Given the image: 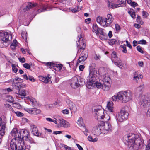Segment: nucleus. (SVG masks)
I'll use <instances>...</instances> for the list:
<instances>
[{
	"instance_id": "obj_56",
	"label": "nucleus",
	"mask_w": 150,
	"mask_h": 150,
	"mask_svg": "<svg viewBox=\"0 0 150 150\" xmlns=\"http://www.w3.org/2000/svg\"><path fill=\"white\" fill-rule=\"evenodd\" d=\"M14 106L17 108H21L20 105L18 103H16L14 105Z\"/></svg>"
},
{
	"instance_id": "obj_14",
	"label": "nucleus",
	"mask_w": 150,
	"mask_h": 150,
	"mask_svg": "<svg viewBox=\"0 0 150 150\" xmlns=\"http://www.w3.org/2000/svg\"><path fill=\"white\" fill-rule=\"evenodd\" d=\"M94 112L96 114L95 117L96 119L98 120L100 119H104L106 118V115H103L102 114H103L104 112L101 110L99 109H95L94 110Z\"/></svg>"
},
{
	"instance_id": "obj_19",
	"label": "nucleus",
	"mask_w": 150,
	"mask_h": 150,
	"mask_svg": "<svg viewBox=\"0 0 150 150\" xmlns=\"http://www.w3.org/2000/svg\"><path fill=\"white\" fill-rule=\"evenodd\" d=\"M115 64L122 69H126L127 68L126 65L122 63L120 59H118L114 62Z\"/></svg>"
},
{
	"instance_id": "obj_51",
	"label": "nucleus",
	"mask_w": 150,
	"mask_h": 150,
	"mask_svg": "<svg viewBox=\"0 0 150 150\" xmlns=\"http://www.w3.org/2000/svg\"><path fill=\"white\" fill-rule=\"evenodd\" d=\"M137 50L141 53H143V51L141 47L140 46L138 45L137 47Z\"/></svg>"
},
{
	"instance_id": "obj_31",
	"label": "nucleus",
	"mask_w": 150,
	"mask_h": 150,
	"mask_svg": "<svg viewBox=\"0 0 150 150\" xmlns=\"http://www.w3.org/2000/svg\"><path fill=\"white\" fill-rule=\"evenodd\" d=\"M102 84L100 82V80L98 79L94 83L93 86L95 85L98 88H101Z\"/></svg>"
},
{
	"instance_id": "obj_27",
	"label": "nucleus",
	"mask_w": 150,
	"mask_h": 150,
	"mask_svg": "<svg viewBox=\"0 0 150 150\" xmlns=\"http://www.w3.org/2000/svg\"><path fill=\"white\" fill-rule=\"evenodd\" d=\"M18 93L19 94L18 95L25 97L26 96V95L28 94V92L24 89H22L21 90H19Z\"/></svg>"
},
{
	"instance_id": "obj_3",
	"label": "nucleus",
	"mask_w": 150,
	"mask_h": 150,
	"mask_svg": "<svg viewBox=\"0 0 150 150\" xmlns=\"http://www.w3.org/2000/svg\"><path fill=\"white\" fill-rule=\"evenodd\" d=\"M132 96V92L129 90L118 92L119 100L123 103H126L131 100Z\"/></svg>"
},
{
	"instance_id": "obj_46",
	"label": "nucleus",
	"mask_w": 150,
	"mask_h": 150,
	"mask_svg": "<svg viewBox=\"0 0 150 150\" xmlns=\"http://www.w3.org/2000/svg\"><path fill=\"white\" fill-rule=\"evenodd\" d=\"M45 63L46 65L49 66L50 67H51L52 66L54 67L55 65V64L51 62H47Z\"/></svg>"
},
{
	"instance_id": "obj_53",
	"label": "nucleus",
	"mask_w": 150,
	"mask_h": 150,
	"mask_svg": "<svg viewBox=\"0 0 150 150\" xmlns=\"http://www.w3.org/2000/svg\"><path fill=\"white\" fill-rule=\"evenodd\" d=\"M138 43L140 44H146V42L144 40H142L139 41Z\"/></svg>"
},
{
	"instance_id": "obj_25",
	"label": "nucleus",
	"mask_w": 150,
	"mask_h": 150,
	"mask_svg": "<svg viewBox=\"0 0 150 150\" xmlns=\"http://www.w3.org/2000/svg\"><path fill=\"white\" fill-rule=\"evenodd\" d=\"M50 77H49V75H48L47 77H43L41 76L40 77V79L41 81L44 83H51L52 81H51Z\"/></svg>"
},
{
	"instance_id": "obj_1",
	"label": "nucleus",
	"mask_w": 150,
	"mask_h": 150,
	"mask_svg": "<svg viewBox=\"0 0 150 150\" xmlns=\"http://www.w3.org/2000/svg\"><path fill=\"white\" fill-rule=\"evenodd\" d=\"M123 141L128 145L129 150H138L144 147V144L139 136L133 133H129L124 136Z\"/></svg>"
},
{
	"instance_id": "obj_7",
	"label": "nucleus",
	"mask_w": 150,
	"mask_h": 150,
	"mask_svg": "<svg viewBox=\"0 0 150 150\" xmlns=\"http://www.w3.org/2000/svg\"><path fill=\"white\" fill-rule=\"evenodd\" d=\"M128 109L127 107H125L121 109L120 112L118 113V115L117 116V121L122 122L127 118L129 115L127 110Z\"/></svg>"
},
{
	"instance_id": "obj_37",
	"label": "nucleus",
	"mask_w": 150,
	"mask_h": 150,
	"mask_svg": "<svg viewBox=\"0 0 150 150\" xmlns=\"http://www.w3.org/2000/svg\"><path fill=\"white\" fill-rule=\"evenodd\" d=\"M25 141L31 143H33L34 142V140L29 135L28 137L26 138L25 140Z\"/></svg>"
},
{
	"instance_id": "obj_23",
	"label": "nucleus",
	"mask_w": 150,
	"mask_h": 150,
	"mask_svg": "<svg viewBox=\"0 0 150 150\" xmlns=\"http://www.w3.org/2000/svg\"><path fill=\"white\" fill-rule=\"evenodd\" d=\"M93 130L95 131V133L96 134L98 135L102 133V131L101 129V124L93 128Z\"/></svg>"
},
{
	"instance_id": "obj_57",
	"label": "nucleus",
	"mask_w": 150,
	"mask_h": 150,
	"mask_svg": "<svg viewBox=\"0 0 150 150\" xmlns=\"http://www.w3.org/2000/svg\"><path fill=\"white\" fill-rule=\"evenodd\" d=\"M28 79L32 82H34L35 81V80L33 77L31 76H29Z\"/></svg>"
},
{
	"instance_id": "obj_49",
	"label": "nucleus",
	"mask_w": 150,
	"mask_h": 150,
	"mask_svg": "<svg viewBox=\"0 0 150 150\" xmlns=\"http://www.w3.org/2000/svg\"><path fill=\"white\" fill-rule=\"evenodd\" d=\"M23 66L24 68L27 69H29L30 68V65L28 63H25L24 64H23Z\"/></svg>"
},
{
	"instance_id": "obj_9",
	"label": "nucleus",
	"mask_w": 150,
	"mask_h": 150,
	"mask_svg": "<svg viewBox=\"0 0 150 150\" xmlns=\"http://www.w3.org/2000/svg\"><path fill=\"white\" fill-rule=\"evenodd\" d=\"M103 83L102 84L101 88H102L104 91H108L109 90L111 86L110 83V79L109 77L106 76H105L103 74Z\"/></svg>"
},
{
	"instance_id": "obj_55",
	"label": "nucleus",
	"mask_w": 150,
	"mask_h": 150,
	"mask_svg": "<svg viewBox=\"0 0 150 150\" xmlns=\"http://www.w3.org/2000/svg\"><path fill=\"white\" fill-rule=\"evenodd\" d=\"M18 59L20 62L21 63H24L25 61V59L24 57L19 58Z\"/></svg>"
},
{
	"instance_id": "obj_62",
	"label": "nucleus",
	"mask_w": 150,
	"mask_h": 150,
	"mask_svg": "<svg viewBox=\"0 0 150 150\" xmlns=\"http://www.w3.org/2000/svg\"><path fill=\"white\" fill-rule=\"evenodd\" d=\"M20 79L18 77H17L16 78H15L14 79H13L14 82V83L15 84H17L18 83V79Z\"/></svg>"
},
{
	"instance_id": "obj_39",
	"label": "nucleus",
	"mask_w": 150,
	"mask_h": 150,
	"mask_svg": "<svg viewBox=\"0 0 150 150\" xmlns=\"http://www.w3.org/2000/svg\"><path fill=\"white\" fill-rule=\"evenodd\" d=\"M118 92L117 93V95H115L112 96L111 98L112 100L114 101H116L118 99H119Z\"/></svg>"
},
{
	"instance_id": "obj_2",
	"label": "nucleus",
	"mask_w": 150,
	"mask_h": 150,
	"mask_svg": "<svg viewBox=\"0 0 150 150\" xmlns=\"http://www.w3.org/2000/svg\"><path fill=\"white\" fill-rule=\"evenodd\" d=\"M93 64H91L90 66L89 74L88 79L87 80L86 87L89 89L93 87L94 82L98 79L99 73L98 71L96 70L94 68H91V66Z\"/></svg>"
},
{
	"instance_id": "obj_17",
	"label": "nucleus",
	"mask_w": 150,
	"mask_h": 150,
	"mask_svg": "<svg viewBox=\"0 0 150 150\" xmlns=\"http://www.w3.org/2000/svg\"><path fill=\"white\" fill-rule=\"evenodd\" d=\"M96 21L98 23L104 27H107L105 19V18H103L100 16H98L97 18Z\"/></svg>"
},
{
	"instance_id": "obj_45",
	"label": "nucleus",
	"mask_w": 150,
	"mask_h": 150,
	"mask_svg": "<svg viewBox=\"0 0 150 150\" xmlns=\"http://www.w3.org/2000/svg\"><path fill=\"white\" fill-rule=\"evenodd\" d=\"M120 47L121 48L123 49V50H122V52L124 53H126L127 52V50H126V47H125V45H121L120 46Z\"/></svg>"
},
{
	"instance_id": "obj_22",
	"label": "nucleus",
	"mask_w": 150,
	"mask_h": 150,
	"mask_svg": "<svg viewBox=\"0 0 150 150\" xmlns=\"http://www.w3.org/2000/svg\"><path fill=\"white\" fill-rule=\"evenodd\" d=\"M27 111L30 114L35 115L39 114L41 112V111L40 109L36 108L28 109Z\"/></svg>"
},
{
	"instance_id": "obj_16",
	"label": "nucleus",
	"mask_w": 150,
	"mask_h": 150,
	"mask_svg": "<svg viewBox=\"0 0 150 150\" xmlns=\"http://www.w3.org/2000/svg\"><path fill=\"white\" fill-rule=\"evenodd\" d=\"M70 84L71 87L73 88H76L79 87L78 78L76 76L72 79Z\"/></svg>"
},
{
	"instance_id": "obj_28",
	"label": "nucleus",
	"mask_w": 150,
	"mask_h": 150,
	"mask_svg": "<svg viewBox=\"0 0 150 150\" xmlns=\"http://www.w3.org/2000/svg\"><path fill=\"white\" fill-rule=\"evenodd\" d=\"M113 103L112 101L108 102L107 104V107L108 110L111 112H112L113 111Z\"/></svg>"
},
{
	"instance_id": "obj_59",
	"label": "nucleus",
	"mask_w": 150,
	"mask_h": 150,
	"mask_svg": "<svg viewBox=\"0 0 150 150\" xmlns=\"http://www.w3.org/2000/svg\"><path fill=\"white\" fill-rule=\"evenodd\" d=\"M18 43V42L16 40H14L13 41V42L11 43V44L15 46L16 47V46L17 45V44Z\"/></svg>"
},
{
	"instance_id": "obj_36",
	"label": "nucleus",
	"mask_w": 150,
	"mask_h": 150,
	"mask_svg": "<svg viewBox=\"0 0 150 150\" xmlns=\"http://www.w3.org/2000/svg\"><path fill=\"white\" fill-rule=\"evenodd\" d=\"M22 37L24 40L25 41H27V32L25 31H23L21 34Z\"/></svg>"
},
{
	"instance_id": "obj_4",
	"label": "nucleus",
	"mask_w": 150,
	"mask_h": 150,
	"mask_svg": "<svg viewBox=\"0 0 150 150\" xmlns=\"http://www.w3.org/2000/svg\"><path fill=\"white\" fill-rule=\"evenodd\" d=\"M0 47H6L9 45L10 40L12 39L11 34L8 32L0 33Z\"/></svg>"
},
{
	"instance_id": "obj_30",
	"label": "nucleus",
	"mask_w": 150,
	"mask_h": 150,
	"mask_svg": "<svg viewBox=\"0 0 150 150\" xmlns=\"http://www.w3.org/2000/svg\"><path fill=\"white\" fill-rule=\"evenodd\" d=\"M76 77H77V78H78L79 86H82L85 84V81L83 78H80L79 76H76Z\"/></svg>"
},
{
	"instance_id": "obj_61",
	"label": "nucleus",
	"mask_w": 150,
	"mask_h": 150,
	"mask_svg": "<svg viewBox=\"0 0 150 150\" xmlns=\"http://www.w3.org/2000/svg\"><path fill=\"white\" fill-rule=\"evenodd\" d=\"M143 16L145 17H146L148 16V13L145 11H143L142 13Z\"/></svg>"
},
{
	"instance_id": "obj_10",
	"label": "nucleus",
	"mask_w": 150,
	"mask_h": 150,
	"mask_svg": "<svg viewBox=\"0 0 150 150\" xmlns=\"http://www.w3.org/2000/svg\"><path fill=\"white\" fill-rule=\"evenodd\" d=\"M140 103L142 106L146 108L150 103V94L147 96H143L140 99Z\"/></svg>"
},
{
	"instance_id": "obj_43",
	"label": "nucleus",
	"mask_w": 150,
	"mask_h": 150,
	"mask_svg": "<svg viewBox=\"0 0 150 150\" xmlns=\"http://www.w3.org/2000/svg\"><path fill=\"white\" fill-rule=\"evenodd\" d=\"M116 41L115 39H112L109 40V43L110 45H112L115 43Z\"/></svg>"
},
{
	"instance_id": "obj_13",
	"label": "nucleus",
	"mask_w": 150,
	"mask_h": 150,
	"mask_svg": "<svg viewBox=\"0 0 150 150\" xmlns=\"http://www.w3.org/2000/svg\"><path fill=\"white\" fill-rule=\"evenodd\" d=\"M6 124V123L2 120V118L0 117V144L2 141V137L5 134Z\"/></svg>"
},
{
	"instance_id": "obj_32",
	"label": "nucleus",
	"mask_w": 150,
	"mask_h": 150,
	"mask_svg": "<svg viewBox=\"0 0 150 150\" xmlns=\"http://www.w3.org/2000/svg\"><path fill=\"white\" fill-rule=\"evenodd\" d=\"M26 99L27 100H29L31 102V104L33 106L35 105L36 101L33 98L28 96V97H26Z\"/></svg>"
},
{
	"instance_id": "obj_11",
	"label": "nucleus",
	"mask_w": 150,
	"mask_h": 150,
	"mask_svg": "<svg viewBox=\"0 0 150 150\" xmlns=\"http://www.w3.org/2000/svg\"><path fill=\"white\" fill-rule=\"evenodd\" d=\"M30 135L29 132L27 129L22 130L18 132V138L19 141L23 140L24 142L25 139Z\"/></svg>"
},
{
	"instance_id": "obj_50",
	"label": "nucleus",
	"mask_w": 150,
	"mask_h": 150,
	"mask_svg": "<svg viewBox=\"0 0 150 150\" xmlns=\"http://www.w3.org/2000/svg\"><path fill=\"white\" fill-rule=\"evenodd\" d=\"M78 122H79V123L83 127V126H84L83 123V119L81 117L79 118L78 120Z\"/></svg>"
},
{
	"instance_id": "obj_8",
	"label": "nucleus",
	"mask_w": 150,
	"mask_h": 150,
	"mask_svg": "<svg viewBox=\"0 0 150 150\" xmlns=\"http://www.w3.org/2000/svg\"><path fill=\"white\" fill-rule=\"evenodd\" d=\"M106 118L104 119L105 122H102L101 124L102 132L104 133H107L108 131H110L112 128L111 125L108 122L110 119V117L108 115H106Z\"/></svg>"
},
{
	"instance_id": "obj_24",
	"label": "nucleus",
	"mask_w": 150,
	"mask_h": 150,
	"mask_svg": "<svg viewBox=\"0 0 150 150\" xmlns=\"http://www.w3.org/2000/svg\"><path fill=\"white\" fill-rule=\"evenodd\" d=\"M68 107L71 112H75L76 110V108L75 104L70 100H68Z\"/></svg>"
},
{
	"instance_id": "obj_47",
	"label": "nucleus",
	"mask_w": 150,
	"mask_h": 150,
	"mask_svg": "<svg viewBox=\"0 0 150 150\" xmlns=\"http://www.w3.org/2000/svg\"><path fill=\"white\" fill-rule=\"evenodd\" d=\"M146 150H150V139H149L146 145Z\"/></svg>"
},
{
	"instance_id": "obj_64",
	"label": "nucleus",
	"mask_w": 150,
	"mask_h": 150,
	"mask_svg": "<svg viewBox=\"0 0 150 150\" xmlns=\"http://www.w3.org/2000/svg\"><path fill=\"white\" fill-rule=\"evenodd\" d=\"M62 112L64 114H68L69 113V110L67 109H65L62 111Z\"/></svg>"
},
{
	"instance_id": "obj_48",
	"label": "nucleus",
	"mask_w": 150,
	"mask_h": 150,
	"mask_svg": "<svg viewBox=\"0 0 150 150\" xmlns=\"http://www.w3.org/2000/svg\"><path fill=\"white\" fill-rule=\"evenodd\" d=\"M12 69L13 71L15 73H16L18 71V69L16 67L15 65L14 64H12Z\"/></svg>"
},
{
	"instance_id": "obj_44",
	"label": "nucleus",
	"mask_w": 150,
	"mask_h": 150,
	"mask_svg": "<svg viewBox=\"0 0 150 150\" xmlns=\"http://www.w3.org/2000/svg\"><path fill=\"white\" fill-rule=\"evenodd\" d=\"M14 113L17 116L22 117L24 115V114L19 111L14 112Z\"/></svg>"
},
{
	"instance_id": "obj_42",
	"label": "nucleus",
	"mask_w": 150,
	"mask_h": 150,
	"mask_svg": "<svg viewBox=\"0 0 150 150\" xmlns=\"http://www.w3.org/2000/svg\"><path fill=\"white\" fill-rule=\"evenodd\" d=\"M137 21L138 23H140L142 25L143 23V21L141 20V18L140 16L138 15L137 16Z\"/></svg>"
},
{
	"instance_id": "obj_63",
	"label": "nucleus",
	"mask_w": 150,
	"mask_h": 150,
	"mask_svg": "<svg viewBox=\"0 0 150 150\" xmlns=\"http://www.w3.org/2000/svg\"><path fill=\"white\" fill-rule=\"evenodd\" d=\"M76 145L79 150H83V148L79 144H76Z\"/></svg>"
},
{
	"instance_id": "obj_20",
	"label": "nucleus",
	"mask_w": 150,
	"mask_h": 150,
	"mask_svg": "<svg viewBox=\"0 0 150 150\" xmlns=\"http://www.w3.org/2000/svg\"><path fill=\"white\" fill-rule=\"evenodd\" d=\"M107 27L109 26L112 23L114 20L113 16L110 14H108L107 15V18H105Z\"/></svg>"
},
{
	"instance_id": "obj_38",
	"label": "nucleus",
	"mask_w": 150,
	"mask_h": 150,
	"mask_svg": "<svg viewBox=\"0 0 150 150\" xmlns=\"http://www.w3.org/2000/svg\"><path fill=\"white\" fill-rule=\"evenodd\" d=\"M6 100L9 102L12 103L14 100L13 97L10 96H8L6 97Z\"/></svg>"
},
{
	"instance_id": "obj_5",
	"label": "nucleus",
	"mask_w": 150,
	"mask_h": 150,
	"mask_svg": "<svg viewBox=\"0 0 150 150\" xmlns=\"http://www.w3.org/2000/svg\"><path fill=\"white\" fill-rule=\"evenodd\" d=\"M22 140L18 141L16 139H13L10 144L11 149L12 150H25V146Z\"/></svg>"
},
{
	"instance_id": "obj_41",
	"label": "nucleus",
	"mask_w": 150,
	"mask_h": 150,
	"mask_svg": "<svg viewBox=\"0 0 150 150\" xmlns=\"http://www.w3.org/2000/svg\"><path fill=\"white\" fill-rule=\"evenodd\" d=\"M128 13L133 18H134L136 16V15L135 14V12L134 11H129L128 12Z\"/></svg>"
},
{
	"instance_id": "obj_54",
	"label": "nucleus",
	"mask_w": 150,
	"mask_h": 150,
	"mask_svg": "<svg viewBox=\"0 0 150 150\" xmlns=\"http://www.w3.org/2000/svg\"><path fill=\"white\" fill-rule=\"evenodd\" d=\"M62 146L63 147L64 149H65L66 150H70L71 149V147H69L66 145H63Z\"/></svg>"
},
{
	"instance_id": "obj_33",
	"label": "nucleus",
	"mask_w": 150,
	"mask_h": 150,
	"mask_svg": "<svg viewBox=\"0 0 150 150\" xmlns=\"http://www.w3.org/2000/svg\"><path fill=\"white\" fill-rule=\"evenodd\" d=\"M93 31L95 32L96 34L99 33L100 30V28H98L96 24H93L92 27Z\"/></svg>"
},
{
	"instance_id": "obj_34",
	"label": "nucleus",
	"mask_w": 150,
	"mask_h": 150,
	"mask_svg": "<svg viewBox=\"0 0 150 150\" xmlns=\"http://www.w3.org/2000/svg\"><path fill=\"white\" fill-rule=\"evenodd\" d=\"M133 78L136 81H137L139 79H142L143 76L142 75L138 74L137 72H135Z\"/></svg>"
},
{
	"instance_id": "obj_15",
	"label": "nucleus",
	"mask_w": 150,
	"mask_h": 150,
	"mask_svg": "<svg viewBox=\"0 0 150 150\" xmlns=\"http://www.w3.org/2000/svg\"><path fill=\"white\" fill-rule=\"evenodd\" d=\"M58 121L59 127L67 128L69 127V123L62 119H59Z\"/></svg>"
},
{
	"instance_id": "obj_26",
	"label": "nucleus",
	"mask_w": 150,
	"mask_h": 150,
	"mask_svg": "<svg viewBox=\"0 0 150 150\" xmlns=\"http://www.w3.org/2000/svg\"><path fill=\"white\" fill-rule=\"evenodd\" d=\"M111 56L112 61L114 63L115 62L117 61L118 59H120L117 57L116 53V52L115 51L112 52V53L111 54Z\"/></svg>"
},
{
	"instance_id": "obj_58",
	"label": "nucleus",
	"mask_w": 150,
	"mask_h": 150,
	"mask_svg": "<svg viewBox=\"0 0 150 150\" xmlns=\"http://www.w3.org/2000/svg\"><path fill=\"white\" fill-rule=\"evenodd\" d=\"M144 87V84L140 85L139 87H137L136 88L137 91L139 90H141Z\"/></svg>"
},
{
	"instance_id": "obj_6",
	"label": "nucleus",
	"mask_w": 150,
	"mask_h": 150,
	"mask_svg": "<svg viewBox=\"0 0 150 150\" xmlns=\"http://www.w3.org/2000/svg\"><path fill=\"white\" fill-rule=\"evenodd\" d=\"M108 6L112 8H115L123 6L126 4V0H108Z\"/></svg>"
},
{
	"instance_id": "obj_18",
	"label": "nucleus",
	"mask_w": 150,
	"mask_h": 150,
	"mask_svg": "<svg viewBox=\"0 0 150 150\" xmlns=\"http://www.w3.org/2000/svg\"><path fill=\"white\" fill-rule=\"evenodd\" d=\"M88 55V52L87 51H82L81 54V56L78 59L79 62L86 60L87 58Z\"/></svg>"
},
{
	"instance_id": "obj_40",
	"label": "nucleus",
	"mask_w": 150,
	"mask_h": 150,
	"mask_svg": "<svg viewBox=\"0 0 150 150\" xmlns=\"http://www.w3.org/2000/svg\"><path fill=\"white\" fill-rule=\"evenodd\" d=\"M88 139L89 141L93 142H96L97 141V138H95L93 139L91 136H89L88 137Z\"/></svg>"
},
{
	"instance_id": "obj_60",
	"label": "nucleus",
	"mask_w": 150,
	"mask_h": 150,
	"mask_svg": "<svg viewBox=\"0 0 150 150\" xmlns=\"http://www.w3.org/2000/svg\"><path fill=\"white\" fill-rule=\"evenodd\" d=\"M115 29L116 31H118L120 30V27L118 24H116L115 25Z\"/></svg>"
},
{
	"instance_id": "obj_12",
	"label": "nucleus",
	"mask_w": 150,
	"mask_h": 150,
	"mask_svg": "<svg viewBox=\"0 0 150 150\" xmlns=\"http://www.w3.org/2000/svg\"><path fill=\"white\" fill-rule=\"evenodd\" d=\"M86 41L85 39L82 37L81 35H80L79 39L78 41L76 42L77 44V47L79 48L78 51L80 50H82L84 49L85 48L86 46Z\"/></svg>"
},
{
	"instance_id": "obj_52",
	"label": "nucleus",
	"mask_w": 150,
	"mask_h": 150,
	"mask_svg": "<svg viewBox=\"0 0 150 150\" xmlns=\"http://www.w3.org/2000/svg\"><path fill=\"white\" fill-rule=\"evenodd\" d=\"M80 10V8H79L78 7L77 8H75L72 9L71 11L75 13L79 11V10Z\"/></svg>"
},
{
	"instance_id": "obj_35",
	"label": "nucleus",
	"mask_w": 150,
	"mask_h": 150,
	"mask_svg": "<svg viewBox=\"0 0 150 150\" xmlns=\"http://www.w3.org/2000/svg\"><path fill=\"white\" fill-rule=\"evenodd\" d=\"M37 5V4L36 3H33L31 2H29L28 3V5L26 6V7L28 9H30L35 6Z\"/></svg>"
},
{
	"instance_id": "obj_29",
	"label": "nucleus",
	"mask_w": 150,
	"mask_h": 150,
	"mask_svg": "<svg viewBox=\"0 0 150 150\" xmlns=\"http://www.w3.org/2000/svg\"><path fill=\"white\" fill-rule=\"evenodd\" d=\"M10 133L11 135L12 136H13L15 139H17L18 138V132L17 129L16 128L13 129Z\"/></svg>"
},
{
	"instance_id": "obj_21",
	"label": "nucleus",
	"mask_w": 150,
	"mask_h": 150,
	"mask_svg": "<svg viewBox=\"0 0 150 150\" xmlns=\"http://www.w3.org/2000/svg\"><path fill=\"white\" fill-rule=\"evenodd\" d=\"M31 129H32V133L34 135L39 136L41 135V133L38 132V130L37 128L34 125H30Z\"/></svg>"
}]
</instances>
